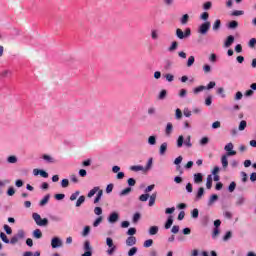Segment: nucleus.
Instances as JSON below:
<instances>
[{"instance_id":"nucleus-2","label":"nucleus","mask_w":256,"mask_h":256,"mask_svg":"<svg viewBox=\"0 0 256 256\" xmlns=\"http://www.w3.org/2000/svg\"><path fill=\"white\" fill-rule=\"evenodd\" d=\"M183 143H184L185 147H188V149H191V147H193V144L191 143V136H187V138L185 140L183 135H180L177 139L178 149H181V147H183Z\"/></svg>"},{"instance_id":"nucleus-36","label":"nucleus","mask_w":256,"mask_h":256,"mask_svg":"<svg viewBox=\"0 0 256 256\" xmlns=\"http://www.w3.org/2000/svg\"><path fill=\"white\" fill-rule=\"evenodd\" d=\"M156 199H157V193H153L149 199V207H153V205H155Z\"/></svg>"},{"instance_id":"nucleus-38","label":"nucleus","mask_w":256,"mask_h":256,"mask_svg":"<svg viewBox=\"0 0 256 256\" xmlns=\"http://www.w3.org/2000/svg\"><path fill=\"white\" fill-rule=\"evenodd\" d=\"M130 171H135V172L145 171V168L141 165H136V166H131Z\"/></svg>"},{"instance_id":"nucleus-9","label":"nucleus","mask_w":256,"mask_h":256,"mask_svg":"<svg viewBox=\"0 0 256 256\" xmlns=\"http://www.w3.org/2000/svg\"><path fill=\"white\" fill-rule=\"evenodd\" d=\"M84 251H86L84 254H82L81 256H92L93 255V251H91V242H89V240H86L84 242Z\"/></svg>"},{"instance_id":"nucleus-18","label":"nucleus","mask_w":256,"mask_h":256,"mask_svg":"<svg viewBox=\"0 0 256 256\" xmlns=\"http://www.w3.org/2000/svg\"><path fill=\"white\" fill-rule=\"evenodd\" d=\"M132 191H133V188L126 187L125 189H123L119 192V197H125V196L129 195V193H131Z\"/></svg>"},{"instance_id":"nucleus-56","label":"nucleus","mask_w":256,"mask_h":256,"mask_svg":"<svg viewBox=\"0 0 256 256\" xmlns=\"http://www.w3.org/2000/svg\"><path fill=\"white\" fill-rule=\"evenodd\" d=\"M236 187H237V183L231 182L230 185L228 186L229 193H233V191H235Z\"/></svg>"},{"instance_id":"nucleus-58","label":"nucleus","mask_w":256,"mask_h":256,"mask_svg":"<svg viewBox=\"0 0 256 256\" xmlns=\"http://www.w3.org/2000/svg\"><path fill=\"white\" fill-rule=\"evenodd\" d=\"M166 81H168L169 83H172V81L175 80V76H173V74H166L164 75Z\"/></svg>"},{"instance_id":"nucleus-46","label":"nucleus","mask_w":256,"mask_h":256,"mask_svg":"<svg viewBox=\"0 0 256 256\" xmlns=\"http://www.w3.org/2000/svg\"><path fill=\"white\" fill-rule=\"evenodd\" d=\"M167 97V90H162L160 91L158 95L159 101H163Z\"/></svg>"},{"instance_id":"nucleus-5","label":"nucleus","mask_w":256,"mask_h":256,"mask_svg":"<svg viewBox=\"0 0 256 256\" xmlns=\"http://www.w3.org/2000/svg\"><path fill=\"white\" fill-rule=\"evenodd\" d=\"M176 37H178V39H187L191 37V28H186L184 32L180 28H177Z\"/></svg>"},{"instance_id":"nucleus-1","label":"nucleus","mask_w":256,"mask_h":256,"mask_svg":"<svg viewBox=\"0 0 256 256\" xmlns=\"http://www.w3.org/2000/svg\"><path fill=\"white\" fill-rule=\"evenodd\" d=\"M25 237H26L25 230L19 229L17 231V233L14 234L12 236V238L10 239V244L17 245V243H19V241H23V239H25Z\"/></svg>"},{"instance_id":"nucleus-41","label":"nucleus","mask_w":256,"mask_h":256,"mask_svg":"<svg viewBox=\"0 0 256 256\" xmlns=\"http://www.w3.org/2000/svg\"><path fill=\"white\" fill-rule=\"evenodd\" d=\"M240 176L242 183H247V181H249V176L247 175V172H241Z\"/></svg>"},{"instance_id":"nucleus-28","label":"nucleus","mask_w":256,"mask_h":256,"mask_svg":"<svg viewBox=\"0 0 256 256\" xmlns=\"http://www.w3.org/2000/svg\"><path fill=\"white\" fill-rule=\"evenodd\" d=\"M149 235H157L159 233V227L158 226H151L148 231Z\"/></svg>"},{"instance_id":"nucleus-43","label":"nucleus","mask_w":256,"mask_h":256,"mask_svg":"<svg viewBox=\"0 0 256 256\" xmlns=\"http://www.w3.org/2000/svg\"><path fill=\"white\" fill-rule=\"evenodd\" d=\"M103 223V216H99L96 218V220L93 222V227H99Z\"/></svg>"},{"instance_id":"nucleus-33","label":"nucleus","mask_w":256,"mask_h":256,"mask_svg":"<svg viewBox=\"0 0 256 256\" xmlns=\"http://www.w3.org/2000/svg\"><path fill=\"white\" fill-rule=\"evenodd\" d=\"M33 237L35 239H41V237H43V232H41L40 229H36L33 231Z\"/></svg>"},{"instance_id":"nucleus-19","label":"nucleus","mask_w":256,"mask_h":256,"mask_svg":"<svg viewBox=\"0 0 256 256\" xmlns=\"http://www.w3.org/2000/svg\"><path fill=\"white\" fill-rule=\"evenodd\" d=\"M179 47V43L177 41H173L170 45V47H168V52L169 53H174V51H177V48Z\"/></svg>"},{"instance_id":"nucleus-32","label":"nucleus","mask_w":256,"mask_h":256,"mask_svg":"<svg viewBox=\"0 0 256 256\" xmlns=\"http://www.w3.org/2000/svg\"><path fill=\"white\" fill-rule=\"evenodd\" d=\"M171 225H173V216L170 215L165 223V229H171Z\"/></svg>"},{"instance_id":"nucleus-26","label":"nucleus","mask_w":256,"mask_h":256,"mask_svg":"<svg viewBox=\"0 0 256 256\" xmlns=\"http://www.w3.org/2000/svg\"><path fill=\"white\" fill-rule=\"evenodd\" d=\"M221 163H222V167L224 169H227V167L229 166V160L227 159V155L222 156Z\"/></svg>"},{"instance_id":"nucleus-37","label":"nucleus","mask_w":256,"mask_h":256,"mask_svg":"<svg viewBox=\"0 0 256 256\" xmlns=\"http://www.w3.org/2000/svg\"><path fill=\"white\" fill-rule=\"evenodd\" d=\"M17 161H18V159H17V156H15V155L7 157V163H10L13 165V164L17 163Z\"/></svg>"},{"instance_id":"nucleus-13","label":"nucleus","mask_w":256,"mask_h":256,"mask_svg":"<svg viewBox=\"0 0 256 256\" xmlns=\"http://www.w3.org/2000/svg\"><path fill=\"white\" fill-rule=\"evenodd\" d=\"M137 244V238H135V236H129L126 239V245L127 247H133V245Z\"/></svg>"},{"instance_id":"nucleus-31","label":"nucleus","mask_w":256,"mask_h":256,"mask_svg":"<svg viewBox=\"0 0 256 256\" xmlns=\"http://www.w3.org/2000/svg\"><path fill=\"white\" fill-rule=\"evenodd\" d=\"M205 89H207V87L201 85V86L194 88L193 93H194V95H199V93H201V91H205Z\"/></svg>"},{"instance_id":"nucleus-27","label":"nucleus","mask_w":256,"mask_h":256,"mask_svg":"<svg viewBox=\"0 0 256 256\" xmlns=\"http://www.w3.org/2000/svg\"><path fill=\"white\" fill-rule=\"evenodd\" d=\"M213 31H219L221 29V20L217 19L215 20L213 26H212Z\"/></svg>"},{"instance_id":"nucleus-57","label":"nucleus","mask_w":256,"mask_h":256,"mask_svg":"<svg viewBox=\"0 0 256 256\" xmlns=\"http://www.w3.org/2000/svg\"><path fill=\"white\" fill-rule=\"evenodd\" d=\"M61 187L63 189H67V187H69V179H62L61 181Z\"/></svg>"},{"instance_id":"nucleus-30","label":"nucleus","mask_w":256,"mask_h":256,"mask_svg":"<svg viewBox=\"0 0 256 256\" xmlns=\"http://www.w3.org/2000/svg\"><path fill=\"white\" fill-rule=\"evenodd\" d=\"M103 197V190L100 189V191L97 193L95 199H94V205H97L101 201V198Z\"/></svg>"},{"instance_id":"nucleus-12","label":"nucleus","mask_w":256,"mask_h":256,"mask_svg":"<svg viewBox=\"0 0 256 256\" xmlns=\"http://www.w3.org/2000/svg\"><path fill=\"white\" fill-rule=\"evenodd\" d=\"M233 43H235V36L229 35L224 42V47L229 48Z\"/></svg>"},{"instance_id":"nucleus-49","label":"nucleus","mask_w":256,"mask_h":256,"mask_svg":"<svg viewBox=\"0 0 256 256\" xmlns=\"http://www.w3.org/2000/svg\"><path fill=\"white\" fill-rule=\"evenodd\" d=\"M82 203H85V196H84V195L80 196V197L77 199V201H76V207H81V204H82Z\"/></svg>"},{"instance_id":"nucleus-21","label":"nucleus","mask_w":256,"mask_h":256,"mask_svg":"<svg viewBox=\"0 0 256 256\" xmlns=\"http://www.w3.org/2000/svg\"><path fill=\"white\" fill-rule=\"evenodd\" d=\"M167 142H163L161 145H160V149H159V155L163 156L165 155V153H167Z\"/></svg>"},{"instance_id":"nucleus-61","label":"nucleus","mask_w":256,"mask_h":256,"mask_svg":"<svg viewBox=\"0 0 256 256\" xmlns=\"http://www.w3.org/2000/svg\"><path fill=\"white\" fill-rule=\"evenodd\" d=\"M149 194H147V193H145V194H142V195H140V197H139V201H142V202H145V201H147L148 199H149Z\"/></svg>"},{"instance_id":"nucleus-45","label":"nucleus","mask_w":256,"mask_h":256,"mask_svg":"<svg viewBox=\"0 0 256 256\" xmlns=\"http://www.w3.org/2000/svg\"><path fill=\"white\" fill-rule=\"evenodd\" d=\"M238 129L240 131H245V129H247V121L242 120L238 126Z\"/></svg>"},{"instance_id":"nucleus-4","label":"nucleus","mask_w":256,"mask_h":256,"mask_svg":"<svg viewBox=\"0 0 256 256\" xmlns=\"http://www.w3.org/2000/svg\"><path fill=\"white\" fill-rule=\"evenodd\" d=\"M32 218L39 227H47L49 225V220L47 218L42 219L38 213H33Z\"/></svg>"},{"instance_id":"nucleus-52","label":"nucleus","mask_w":256,"mask_h":256,"mask_svg":"<svg viewBox=\"0 0 256 256\" xmlns=\"http://www.w3.org/2000/svg\"><path fill=\"white\" fill-rule=\"evenodd\" d=\"M194 63H195V56H190L187 61V67H193Z\"/></svg>"},{"instance_id":"nucleus-39","label":"nucleus","mask_w":256,"mask_h":256,"mask_svg":"<svg viewBox=\"0 0 256 256\" xmlns=\"http://www.w3.org/2000/svg\"><path fill=\"white\" fill-rule=\"evenodd\" d=\"M244 204H245V197L239 196L236 201L237 207H241V205H244Z\"/></svg>"},{"instance_id":"nucleus-34","label":"nucleus","mask_w":256,"mask_h":256,"mask_svg":"<svg viewBox=\"0 0 256 256\" xmlns=\"http://www.w3.org/2000/svg\"><path fill=\"white\" fill-rule=\"evenodd\" d=\"M181 25H187L189 23V14H184L180 19Z\"/></svg>"},{"instance_id":"nucleus-53","label":"nucleus","mask_w":256,"mask_h":256,"mask_svg":"<svg viewBox=\"0 0 256 256\" xmlns=\"http://www.w3.org/2000/svg\"><path fill=\"white\" fill-rule=\"evenodd\" d=\"M139 219H141V213L139 212H136L134 215H133V223H138L139 222Z\"/></svg>"},{"instance_id":"nucleus-63","label":"nucleus","mask_w":256,"mask_h":256,"mask_svg":"<svg viewBox=\"0 0 256 256\" xmlns=\"http://www.w3.org/2000/svg\"><path fill=\"white\" fill-rule=\"evenodd\" d=\"M176 119H181L183 117V112H181V109L177 108L176 109V114H175Z\"/></svg>"},{"instance_id":"nucleus-50","label":"nucleus","mask_w":256,"mask_h":256,"mask_svg":"<svg viewBox=\"0 0 256 256\" xmlns=\"http://www.w3.org/2000/svg\"><path fill=\"white\" fill-rule=\"evenodd\" d=\"M128 183V187H135V185H137V180H135L134 178H129L127 180Z\"/></svg>"},{"instance_id":"nucleus-62","label":"nucleus","mask_w":256,"mask_h":256,"mask_svg":"<svg viewBox=\"0 0 256 256\" xmlns=\"http://www.w3.org/2000/svg\"><path fill=\"white\" fill-rule=\"evenodd\" d=\"M153 245V239H148L144 242L143 247L149 248Z\"/></svg>"},{"instance_id":"nucleus-7","label":"nucleus","mask_w":256,"mask_h":256,"mask_svg":"<svg viewBox=\"0 0 256 256\" xmlns=\"http://www.w3.org/2000/svg\"><path fill=\"white\" fill-rule=\"evenodd\" d=\"M106 245L107 247H109V249L107 250V255H113V253L117 251V246L113 244V238L111 237L106 238Z\"/></svg>"},{"instance_id":"nucleus-20","label":"nucleus","mask_w":256,"mask_h":256,"mask_svg":"<svg viewBox=\"0 0 256 256\" xmlns=\"http://www.w3.org/2000/svg\"><path fill=\"white\" fill-rule=\"evenodd\" d=\"M49 199H51V195L50 194L45 195L39 203L40 207H45V205L49 203Z\"/></svg>"},{"instance_id":"nucleus-14","label":"nucleus","mask_w":256,"mask_h":256,"mask_svg":"<svg viewBox=\"0 0 256 256\" xmlns=\"http://www.w3.org/2000/svg\"><path fill=\"white\" fill-rule=\"evenodd\" d=\"M203 195H205V188L203 187L198 188L194 201H201V198L203 197Z\"/></svg>"},{"instance_id":"nucleus-40","label":"nucleus","mask_w":256,"mask_h":256,"mask_svg":"<svg viewBox=\"0 0 256 256\" xmlns=\"http://www.w3.org/2000/svg\"><path fill=\"white\" fill-rule=\"evenodd\" d=\"M151 38L153 41H157L159 39V32L155 29L151 30Z\"/></svg>"},{"instance_id":"nucleus-10","label":"nucleus","mask_w":256,"mask_h":256,"mask_svg":"<svg viewBox=\"0 0 256 256\" xmlns=\"http://www.w3.org/2000/svg\"><path fill=\"white\" fill-rule=\"evenodd\" d=\"M225 151H227V155L229 157H233V155H237V152L235 150H233V143H228L225 147H224Z\"/></svg>"},{"instance_id":"nucleus-47","label":"nucleus","mask_w":256,"mask_h":256,"mask_svg":"<svg viewBox=\"0 0 256 256\" xmlns=\"http://www.w3.org/2000/svg\"><path fill=\"white\" fill-rule=\"evenodd\" d=\"M217 94L220 95L222 99H225V97H227V95L225 94V89L223 87L217 89Z\"/></svg>"},{"instance_id":"nucleus-35","label":"nucleus","mask_w":256,"mask_h":256,"mask_svg":"<svg viewBox=\"0 0 256 256\" xmlns=\"http://www.w3.org/2000/svg\"><path fill=\"white\" fill-rule=\"evenodd\" d=\"M148 145H157V136L155 135L149 136Z\"/></svg>"},{"instance_id":"nucleus-54","label":"nucleus","mask_w":256,"mask_h":256,"mask_svg":"<svg viewBox=\"0 0 256 256\" xmlns=\"http://www.w3.org/2000/svg\"><path fill=\"white\" fill-rule=\"evenodd\" d=\"M209 144V137H203L201 140H200V145L202 147H205V145H208Z\"/></svg>"},{"instance_id":"nucleus-6","label":"nucleus","mask_w":256,"mask_h":256,"mask_svg":"<svg viewBox=\"0 0 256 256\" xmlns=\"http://www.w3.org/2000/svg\"><path fill=\"white\" fill-rule=\"evenodd\" d=\"M209 29H211V22L210 21L203 22L198 27V33L200 35H207V33H209Z\"/></svg>"},{"instance_id":"nucleus-22","label":"nucleus","mask_w":256,"mask_h":256,"mask_svg":"<svg viewBox=\"0 0 256 256\" xmlns=\"http://www.w3.org/2000/svg\"><path fill=\"white\" fill-rule=\"evenodd\" d=\"M215 201H219V196L217 194H213L210 196V198L208 200V207H211V205H213V203H215Z\"/></svg>"},{"instance_id":"nucleus-42","label":"nucleus","mask_w":256,"mask_h":256,"mask_svg":"<svg viewBox=\"0 0 256 256\" xmlns=\"http://www.w3.org/2000/svg\"><path fill=\"white\" fill-rule=\"evenodd\" d=\"M0 238L3 241V243H6V244L11 243V240H9V238H7V235L3 232L0 233Z\"/></svg>"},{"instance_id":"nucleus-17","label":"nucleus","mask_w":256,"mask_h":256,"mask_svg":"<svg viewBox=\"0 0 256 256\" xmlns=\"http://www.w3.org/2000/svg\"><path fill=\"white\" fill-rule=\"evenodd\" d=\"M11 75H13L11 70H3L0 72V79H7V77H11Z\"/></svg>"},{"instance_id":"nucleus-29","label":"nucleus","mask_w":256,"mask_h":256,"mask_svg":"<svg viewBox=\"0 0 256 256\" xmlns=\"http://www.w3.org/2000/svg\"><path fill=\"white\" fill-rule=\"evenodd\" d=\"M42 159L46 161V163H55V158L51 157L50 155L44 154Z\"/></svg>"},{"instance_id":"nucleus-11","label":"nucleus","mask_w":256,"mask_h":256,"mask_svg":"<svg viewBox=\"0 0 256 256\" xmlns=\"http://www.w3.org/2000/svg\"><path fill=\"white\" fill-rule=\"evenodd\" d=\"M117 221H119V213L117 212H112L110 213L109 217H108V223H117Z\"/></svg>"},{"instance_id":"nucleus-59","label":"nucleus","mask_w":256,"mask_h":256,"mask_svg":"<svg viewBox=\"0 0 256 256\" xmlns=\"http://www.w3.org/2000/svg\"><path fill=\"white\" fill-rule=\"evenodd\" d=\"M94 213H95L96 215H98V216L103 215V208H101V207H99V206L95 207V208H94Z\"/></svg>"},{"instance_id":"nucleus-25","label":"nucleus","mask_w":256,"mask_h":256,"mask_svg":"<svg viewBox=\"0 0 256 256\" xmlns=\"http://www.w3.org/2000/svg\"><path fill=\"white\" fill-rule=\"evenodd\" d=\"M99 191H100L99 186H96V187H94L93 189H91V190L88 192L87 197H89V199H91V197L95 196V194L98 193Z\"/></svg>"},{"instance_id":"nucleus-15","label":"nucleus","mask_w":256,"mask_h":256,"mask_svg":"<svg viewBox=\"0 0 256 256\" xmlns=\"http://www.w3.org/2000/svg\"><path fill=\"white\" fill-rule=\"evenodd\" d=\"M194 183L199 185L203 183V174L202 173H195L194 174Z\"/></svg>"},{"instance_id":"nucleus-48","label":"nucleus","mask_w":256,"mask_h":256,"mask_svg":"<svg viewBox=\"0 0 256 256\" xmlns=\"http://www.w3.org/2000/svg\"><path fill=\"white\" fill-rule=\"evenodd\" d=\"M231 15L232 17H239L245 15V12L243 10H234Z\"/></svg>"},{"instance_id":"nucleus-8","label":"nucleus","mask_w":256,"mask_h":256,"mask_svg":"<svg viewBox=\"0 0 256 256\" xmlns=\"http://www.w3.org/2000/svg\"><path fill=\"white\" fill-rule=\"evenodd\" d=\"M52 249H59V247H63V241L59 237H54L51 240Z\"/></svg>"},{"instance_id":"nucleus-16","label":"nucleus","mask_w":256,"mask_h":256,"mask_svg":"<svg viewBox=\"0 0 256 256\" xmlns=\"http://www.w3.org/2000/svg\"><path fill=\"white\" fill-rule=\"evenodd\" d=\"M171 133H173V124L171 122H168L165 129V135L167 137H171Z\"/></svg>"},{"instance_id":"nucleus-60","label":"nucleus","mask_w":256,"mask_h":256,"mask_svg":"<svg viewBox=\"0 0 256 256\" xmlns=\"http://www.w3.org/2000/svg\"><path fill=\"white\" fill-rule=\"evenodd\" d=\"M80 193L81 192H79V191L72 193L70 196V201H75L77 199V197H79Z\"/></svg>"},{"instance_id":"nucleus-3","label":"nucleus","mask_w":256,"mask_h":256,"mask_svg":"<svg viewBox=\"0 0 256 256\" xmlns=\"http://www.w3.org/2000/svg\"><path fill=\"white\" fill-rule=\"evenodd\" d=\"M32 218L39 227H47L49 225V220L47 218L42 219L38 213H33Z\"/></svg>"},{"instance_id":"nucleus-44","label":"nucleus","mask_w":256,"mask_h":256,"mask_svg":"<svg viewBox=\"0 0 256 256\" xmlns=\"http://www.w3.org/2000/svg\"><path fill=\"white\" fill-rule=\"evenodd\" d=\"M213 7V3L211 1H207L203 4V10L209 11Z\"/></svg>"},{"instance_id":"nucleus-24","label":"nucleus","mask_w":256,"mask_h":256,"mask_svg":"<svg viewBox=\"0 0 256 256\" xmlns=\"http://www.w3.org/2000/svg\"><path fill=\"white\" fill-rule=\"evenodd\" d=\"M227 29H237L239 27V22L232 20L226 25Z\"/></svg>"},{"instance_id":"nucleus-51","label":"nucleus","mask_w":256,"mask_h":256,"mask_svg":"<svg viewBox=\"0 0 256 256\" xmlns=\"http://www.w3.org/2000/svg\"><path fill=\"white\" fill-rule=\"evenodd\" d=\"M89 233H91V227L85 226L84 230L82 232V237H87V235H89Z\"/></svg>"},{"instance_id":"nucleus-64","label":"nucleus","mask_w":256,"mask_h":256,"mask_svg":"<svg viewBox=\"0 0 256 256\" xmlns=\"http://www.w3.org/2000/svg\"><path fill=\"white\" fill-rule=\"evenodd\" d=\"M137 253V247H132L129 251H128V256H133Z\"/></svg>"},{"instance_id":"nucleus-55","label":"nucleus","mask_w":256,"mask_h":256,"mask_svg":"<svg viewBox=\"0 0 256 256\" xmlns=\"http://www.w3.org/2000/svg\"><path fill=\"white\" fill-rule=\"evenodd\" d=\"M233 237V232L228 231L226 232V234L223 237V241H229V239H231Z\"/></svg>"},{"instance_id":"nucleus-23","label":"nucleus","mask_w":256,"mask_h":256,"mask_svg":"<svg viewBox=\"0 0 256 256\" xmlns=\"http://www.w3.org/2000/svg\"><path fill=\"white\" fill-rule=\"evenodd\" d=\"M213 187V175H208L206 180V189H211Z\"/></svg>"}]
</instances>
